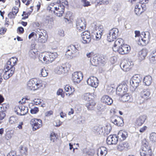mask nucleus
<instances>
[{"label": "nucleus", "instance_id": "nucleus-6", "mask_svg": "<svg viewBox=\"0 0 156 156\" xmlns=\"http://www.w3.org/2000/svg\"><path fill=\"white\" fill-rule=\"evenodd\" d=\"M70 66L68 63L62 64L60 66H58L55 70L56 72L60 74L67 73L70 69Z\"/></svg>", "mask_w": 156, "mask_h": 156}, {"label": "nucleus", "instance_id": "nucleus-54", "mask_svg": "<svg viewBox=\"0 0 156 156\" xmlns=\"http://www.w3.org/2000/svg\"><path fill=\"white\" fill-rule=\"evenodd\" d=\"M30 13L29 12H26L23 11L22 15V16H23L22 19V20H25L29 16L30 14Z\"/></svg>", "mask_w": 156, "mask_h": 156}, {"label": "nucleus", "instance_id": "nucleus-53", "mask_svg": "<svg viewBox=\"0 0 156 156\" xmlns=\"http://www.w3.org/2000/svg\"><path fill=\"white\" fill-rule=\"evenodd\" d=\"M102 35V32L100 30L98 31L96 34V38L97 40H100L101 37Z\"/></svg>", "mask_w": 156, "mask_h": 156}, {"label": "nucleus", "instance_id": "nucleus-58", "mask_svg": "<svg viewBox=\"0 0 156 156\" xmlns=\"http://www.w3.org/2000/svg\"><path fill=\"white\" fill-rule=\"evenodd\" d=\"M29 99H28L27 98H23L19 102L20 104L24 105V104L26 103L27 101Z\"/></svg>", "mask_w": 156, "mask_h": 156}, {"label": "nucleus", "instance_id": "nucleus-5", "mask_svg": "<svg viewBox=\"0 0 156 156\" xmlns=\"http://www.w3.org/2000/svg\"><path fill=\"white\" fill-rule=\"evenodd\" d=\"M60 3H64V4L66 5L67 2L66 0H58L56 2H51L48 6L47 8V11L49 13H54L55 10L57 9L58 4Z\"/></svg>", "mask_w": 156, "mask_h": 156}, {"label": "nucleus", "instance_id": "nucleus-59", "mask_svg": "<svg viewBox=\"0 0 156 156\" xmlns=\"http://www.w3.org/2000/svg\"><path fill=\"white\" fill-rule=\"evenodd\" d=\"M16 15H15L14 13H12L10 12L8 14V17L11 19H14L15 17L16 16Z\"/></svg>", "mask_w": 156, "mask_h": 156}, {"label": "nucleus", "instance_id": "nucleus-37", "mask_svg": "<svg viewBox=\"0 0 156 156\" xmlns=\"http://www.w3.org/2000/svg\"><path fill=\"white\" fill-rule=\"evenodd\" d=\"M38 51L37 49L34 48L31 49L29 53L30 57L31 58H35L38 55Z\"/></svg>", "mask_w": 156, "mask_h": 156}, {"label": "nucleus", "instance_id": "nucleus-2", "mask_svg": "<svg viewBox=\"0 0 156 156\" xmlns=\"http://www.w3.org/2000/svg\"><path fill=\"white\" fill-rule=\"evenodd\" d=\"M81 48L80 45L79 44L76 45H70L66 48L65 55L69 59H71L76 56L77 51Z\"/></svg>", "mask_w": 156, "mask_h": 156}, {"label": "nucleus", "instance_id": "nucleus-57", "mask_svg": "<svg viewBox=\"0 0 156 156\" xmlns=\"http://www.w3.org/2000/svg\"><path fill=\"white\" fill-rule=\"evenodd\" d=\"M30 112L31 114H36L39 111L38 108L34 107L30 110Z\"/></svg>", "mask_w": 156, "mask_h": 156}, {"label": "nucleus", "instance_id": "nucleus-46", "mask_svg": "<svg viewBox=\"0 0 156 156\" xmlns=\"http://www.w3.org/2000/svg\"><path fill=\"white\" fill-rule=\"evenodd\" d=\"M19 151L22 154L26 155L27 153V149L25 147L21 146L20 147Z\"/></svg>", "mask_w": 156, "mask_h": 156}, {"label": "nucleus", "instance_id": "nucleus-44", "mask_svg": "<svg viewBox=\"0 0 156 156\" xmlns=\"http://www.w3.org/2000/svg\"><path fill=\"white\" fill-rule=\"evenodd\" d=\"M49 58L52 62L56 58L57 56V54L56 52L51 53L50 52H47Z\"/></svg>", "mask_w": 156, "mask_h": 156}, {"label": "nucleus", "instance_id": "nucleus-34", "mask_svg": "<svg viewBox=\"0 0 156 156\" xmlns=\"http://www.w3.org/2000/svg\"><path fill=\"white\" fill-rule=\"evenodd\" d=\"M150 94V92L149 90H145L141 93V97L144 99V101H145L149 99Z\"/></svg>", "mask_w": 156, "mask_h": 156}, {"label": "nucleus", "instance_id": "nucleus-7", "mask_svg": "<svg viewBox=\"0 0 156 156\" xmlns=\"http://www.w3.org/2000/svg\"><path fill=\"white\" fill-rule=\"evenodd\" d=\"M30 124L33 127L34 130L38 129L42 126V120L40 119L35 118L32 119L31 120Z\"/></svg>", "mask_w": 156, "mask_h": 156}, {"label": "nucleus", "instance_id": "nucleus-61", "mask_svg": "<svg viewBox=\"0 0 156 156\" xmlns=\"http://www.w3.org/2000/svg\"><path fill=\"white\" fill-rule=\"evenodd\" d=\"M114 88L112 86V85H108L107 87L106 90L108 92H111L113 91Z\"/></svg>", "mask_w": 156, "mask_h": 156}, {"label": "nucleus", "instance_id": "nucleus-10", "mask_svg": "<svg viewBox=\"0 0 156 156\" xmlns=\"http://www.w3.org/2000/svg\"><path fill=\"white\" fill-rule=\"evenodd\" d=\"M76 28L79 32H81L85 30L86 27V22L84 20L80 19L77 20L76 22Z\"/></svg>", "mask_w": 156, "mask_h": 156}, {"label": "nucleus", "instance_id": "nucleus-50", "mask_svg": "<svg viewBox=\"0 0 156 156\" xmlns=\"http://www.w3.org/2000/svg\"><path fill=\"white\" fill-rule=\"evenodd\" d=\"M48 73L47 71L46 70L42 68L41 69V76L43 77H45L47 76L48 75Z\"/></svg>", "mask_w": 156, "mask_h": 156}, {"label": "nucleus", "instance_id": "nucleus-19", "mask_svg": "<svg viewBox=\"0 0 156 156\" xmlns=\"http://www.w3.org/2000/svg\"><path fill=\"white\" fill-rule=\"evenodd\" d=\"M17 58L15 57H12L9 59L5 65L6 68H15L14 66L16 64Z\"/></svg>", "mask_w": 156, "mask_h": 156}, {"label": "nucleus", "instance_id": "nucleus-55", "mask_svg": "<svg viewBox=\"0 0 156 156\" xmlns=\"http://www.w3.org/2000/svg\"><path fill=\"white\" fill-rule=\"evenodd\" d=\"M124 88H125L123 87V86L122 85L119 86L117 88V91H120V92L122 93V94L119 93L118 94H122V93H124V91L123 89Z\"/></svg>", "mask_w": 156, "mask_h": 156}, {"label": "nucleus", "instance_id": "nucleus-60", "mask_svg": "<svg viewBox=\"0 0 156 156\" xmlns=\"http://www.w3.org/2000/svg\"><path fill=\"white\" fill-rule=\"evenodd\" d=\"M7 31V28L5 27H1L0 29V34L3 35L5 34Z\"/></svg>", "mask_w": 156, "mask_h": 156}, {"label": "nucleus", "instance_id": "nucleus-4", "mask_svg": "<svg viewBox=\"0 0 156 156\" xmlns=\"http://www.w3.org/2000/svg\"><path fill=\"white\" fill-rule=\"evenodd\" d=\"M135 37H138L140 36L141 40L143 42V43L141 44L143 46H145L148 44L150 40V36L149 34H146L145 32H142L140 34V31L137 30L135 31Z\"/></svg>", "mask_w": 156, "mask_h": 156}, {"label": "nucleus", "instance_id": "nucleus-30", "mask_svg": "<svg viewBox=\"0 0 156 156\" xmlns=\"http://www.w3.org/2000/svg\"><path fill=\"white\" fill-rule=\"evenodd\" d=\"M132 96L129 93H126L124 94L123 95H121L119 99L120 100L123 102L126 101H129L130 100Z\"/></svg>", "mask_w": 156, "mask_h": 156}, {"label": "nucleus", "instance_id": "nucleus-9", "mask_svg": "<svg viewBox=\"0 0 156 156\" xmlns=\"http://www.w3.org/2000/svg\"><path fill=\"white\" fill-rule=\"evenodd\" d=\"M131 50L130 47L126 44H123L118 49L116 52L121 55H125L129 53Z\"/></svg>", "mask_w": 156, "mask_h": 156}, {"label": "nucleus", "instance_id": "nucleus-15", "mask_svg": "<svg viewBox=\"0 0 156 156\" xmlns=\"http://www.w3.org/2000/svg\"><path fill=\"white\" fill-rule=\"evenodd\" d=\"M39 58L41 61L46 64H48L51 62L47 52L40 53L39 55Z\"/></svg>", "mask_w": 156, "mask_h": 156}, {"label": "nucleus", "instance_id": "nucleus-18", "mask_svg": "<svg viewBox=\"0 0 156 156\" xmlns=\"http://www.w3.org/2000/svg\"><path fill=\"white\" fill-rule=\"evenodd\" d=\"M118 139L115 135H110L107 139V143L108 145L115 144H117Z\"/></svg>", "mask_w": 156, "mask_h": 156}, {"label": "nucleus", "instance_id": "nucleus-14", "mask_svg": "<svg viewBox=\"0 0 156 156\" xmlns=\"http://www.w3.org/2000/svg\"><path fill=\"white\" fill-rule=\"evenodd\" d=\"M15 68H6V66L4 67V73L3 74V77L5 80L7 79L12 76L14 73Z\"/></svg>", "mask_w": 156, "mask_h": 156}, {"label": "nucleus", "instance_id": "nucleus-25", "mask_svg": "<svg viewBox=\"0 0 156 156\" xmlns=\"http://www.w3.org/2000/svg\"><path fill=\"white\" fill-rule=\"evenodd\" d=\"M148 51L147 49L144 48L140 50L138 53V58L140 60H144L147 55Z\"/></svg>", "mask_w": 156, "mask_h": 156}, {"label": "nucleus", "instance_id": "nucleus-1", "mask_svg": "<svg viewBox=\"0 0 156 156\" xmlns=\"http://www.w3.org/2000/svg\"><path fill=\"white\" fill-rule=\"evenodd\" d=\"M139 152L140 156H154L152 147L146 138L142 140L141 146Z\"/></svg>", "mask_w": 156, "mask_h": 156}, {"label": "nucleus", "instance_id": "nucleus-64", "mask_svg": "<svg viewBox=\"0 0 156 156\" xmlns=\"http://www.w3.org/2000/svg\"><path fill=\"white\" fill-rule=\"evenodd\" d=\"M7 156H17V155L15 151H12L9 153Z\"/></svg>", "mask_w": 156, "mask_h": 156}, {"label": "nucleus", "instance_id": "nucleus-43", "mask_svg": "<svg viewBox=\"0 0 156 156\" xmlns=\"http://www.w3.org/2000/svg\"><path fill=\"white\" fill-rule=\"evenodd\" d=\"M119 32V30L117 28H113L110 30L109 33L110 34L114 36L116 38Z\"/></svg>", "mask_w": 156, "mask_h": 156}, {"label": "nucleus", "instance_id": "nucleus-36", "mask_svg": "<svg viewBox=\"0 0 156 156\" xmlns=\"http://www.w3.org/2000/svg\"><path fill=\"white\" fill-rule=\"evenodd\" d=\"M152 82V78L150 75L146 76H145L143 80V83L146 86L150 85Z\"/></svg>", "mask_w": 156, "mask_h": 156}, {"label": "nucleus", "instance_id": "nucleus-38", "mask_svg": "<svg viewBox=\"0 0 156 156\" xmlns=\"http://www.w3.org/2000/svg\"><path fill=\"white\" fill-rule=\"evenodd\" d=\"M20 115H25L28 112L27 107L23 105H20Z\"/></svg>", "mask_w": 156, "mask_h": 156}, {"label": "nucleus", "instance_id": "nucleus-45", "mask_svg": "<svg viewBox=\"0 0 156 156\" xmlns=\"http://www.w3.org/2000/svg\"><path fill=\"white\" fill-rule=\"evenodd\" d=\"M65 19H66L65 21L66 22L68 21L72 22V20H73L72 14L69 12H67L66 14Z\"/></svg>", "mask_w": 156, "mask_h": 156}, {"label": "nucleus", "instance_id": "nucleus-12", "mask_svg": "<svg viewBox=\"0 0 156 156\" xmlns=\"http://www.w3.org/2000/svg\"><path fill=\"white\" fill-rule=\"evenodd\" d=\"M83 75L82 73L80 72H74L72 75V80L75 83H79L82 80Z\"/></svg>", "mask_w": 156, "mask_h": 156}, {"label": "nucleus", "instance_id": "nucleus-62", "mask_svg": "<svg viewBox=\"0 0 156 156\" xmlns=\"http://www.w3.org/2000/svg\"><path fill=\"white\" fill-rule=\"evenodd\" d=\"M17 30L19 33L20 34H23L24 32V29L21 27H19L17 28Z\"/></svg>", "mask_w": 156, "mask_h": 156}, {"label": "nucleus", "instance_id": "nucleus-32", "mask_svg": "<svg viewBox=\"0 0 156 156\" xmlns=\"http://www.w3.org/2000/svg\"><path fill=\"white\" fill-rule=\"evenodd\" d=\"M107 153V149L105 147H101L98 150V156H105Z\"/></svg>", "mask_w": 156, "mask_h": 156}, {"label": "nucleus", "instance_id": "nucleus-26", "mask_svg": "<svg viewBox=\"0 0 156 156\" xmlns=\"http://www.w3.org/2000/svg\"><path fill=\"white\" fill-rule=\"evenodd\" d=\"M96 104L95 101L94 99L86 103L85 105L88 110H92L95 108Z\"/></svg>", "mask_w": 156, "mask_h": 156}, {"label": "nucleus", "instance_id": "nucleus-31", "mask_svg": "<svg viewBox=\"0 0 156 156\" xmlns=\"http://www.w3.org/2000/svg\"><path fill=\"white\" fill-rule=\"evenodd\" d=\"M128 136L126 132L123 130H120L118 134V137L121 140H124L126 139Z\"/></svg>", "mask_w": 156, "mask_h": 156}, {"label": "nucleus", "instance_id": "nucleus-27", "mask_svg": "<svg viewBox=\"0 0 156 156\" xmlns=\"http://www.w3.org/2000/svg\"><path fill=\"white\" fill-rule=\"evenodd\" d=\"M143 6L139 3L135 5L134 11L136 15H140L145 11V9H144Z\"/></svg>", "mask_w": 156, "mask_h": 156}, {"label": "nucleus", "instance_id": "nucleus-20", "mask_svg": "<svg viewBox=\"0 0 156 156\" xmlns=\"http://www.w3.org/2000/svg\"><path fill=\"white\" fill-rule=\"evenodd\" d=\"M120 67L123 71L128 72L131 69V63L129 62L126 61H122L120 65Z\"/></svg>", "mask_w": 156, "mask_h": 156}, {"label": "nucleus", "instance_id": "nucleus-39", "mask_svg": "<svg viewBox=\"0 0 156 156\" xmlns=\"http://www.w3.org/2000/svg\"><path fill=\"white\" fill-rule=\"evenodd\" d=\"M6 105L5 104H3L1 105V108H3V109L0 111V121L3 120L5 116V114L4 112L5 111L6 109H4V108L5 106Z\"/></svg>", "mask_w": 156, "mask_h": 156}, {"label": "nucleus", "instance_id": "nucleus-17", "mask_svg": "<svg viewBox=\"0 0 156 156\" xmlns=\"http://www.w3.org/2000/svg\"><path fill=\"white\" fill-rule=\"evenodd\" d=\"M87 84L92 87L96 88L98 85L99 81L96 77L90 76L87 80Z\"/></svg>", "mask_w": 156, "mask_h": 156}, {"label": "nucleus", "instance_id": "nucleus-29", "mask_svg": "<svg viewBox=\"0 0 156 156\" xmlns=\"http://www.w3.org/2000/svg\"><path fill=\"white\" fill-rule=\"evenodd\" d=\"M47 35L46 34H44L41 32H40L38 39V41L40 43H45L47 41Z\"/></svg>", "mask_w": 156, "mask_h": 156}, {"label": "nucleus", "instance_id": "nucleus-49", "mask_svg": "<svg viewBox=\"0 0 156 156\" xmlns=\"http://www.w3.org/2000/svg\"><path fill=\"white\" fill-rule=\"evenodd\" d=\"M94 128L96 132L99 134L103 132V128L101 126H96Z\"/></svg>", "mask_w": 156, "mask_h": 156}, {"label": "nucleus", "instance_id": "nucleus-41", "mask_svg": "<svg viewBox=\"0 0 156 156\" xmlns=\"http://www.w3.org/2000/svg\"><path fill=\"white\" fill-rule=\"evenodd\" d=\"M14 133L12 132V130H9L7 131L4 136L5 139L7 140H10L13 135Z\"/></svg>", "mask_w": 156, "mask_h": 156}, {"label": "nucleus", "instance_id": "nucleus-24", "mask_svg": "<svg viewBox=\"0 0 156 156\" xmlns=\"http://www.w3.org/2000/svg\"><path fill=\"white\" fill-rule=\"evenodd\" d=\"M102 101L108 105H111L113 103V100L112 98L108 95H104L101 99Z\"/></svg>", "mask_w": 156, "mask_h": 156}, {"label": "nucleus", "instance_id": "nucleus-51", "mask_svg": "<svg viewBox=\"0 0 156 156\" xmlns=\"http://www.w3.org/2000/svg\"><path fill=\"white\" fill-rule=\"evenodd\" d=\"M116 39V38L115 37H114V36H113L110 34L109 33L107 35V40L109 42H111L115 40Z\"/></svg>", "mask_w": 156, "mask_h": 156}, {"label": "nucleus", "instance_id": "nucleus-42", "mask_svg": "<svg viewBox=\"0 0 156 156\" xmlns=\"http://www.w3.org/2000/svg\"><path fill=\"white\" fill-rule=\"evenodd\" d=\"M18 121V118L16 116H11L9 119V122L11 124H14L17 122Z\"/></svg>", "mask_w": 156, "mask_h": 156}, {"label": "nucleus", "instance_id": "nucleus-52", "mask_svg": "<svg viewBox=\"0 0 156 156\" xmlns=\"http://www.w3.org/2000/svg\"><path fill=\"white\" fill-rule=\"evenodd\" d=\"M20 104L19 105L16 106L14 108L15 112H16L17 114L20 115Z\"/></svg>", "mask_w": 156, "mask_h": 156}, {"label": "nucleus", "instance_id": "nucleus-28", "mask_svg": "<svg viewBox=\"0 0 156 156\" xmlns=\"http://www.w3.org/2000/svg\"><path fill=\"white\" fill-rule=\"evenodd\" d=\"M111 122L115 125L118 126H122L123 125V121L122 119L117 117L116 119L112 118L111 120Z\"/></svg>", "mask_w": 156, "mask_h": 156}, {"label": "nucleus", "instance_id": "nucleus-3", "mask_svg": "<svg viewBox=\"0 0 156 156\" xmlns=\"http://www.w3.org/2000/svg\"><path fill=\"white\" fill-rule=\"evenodd\" d=\"M42 81L37 78L30 79L27 84V88L30 90H35L42 87Z\"/></svg>", "mask_w": 156, "mask_h": 156}, {"label": "nucleus", "instance_id": "nucleus-11", "mask_svg": "<svg viewBox=\"0 0 156 156\" xmlns=\"http://www.w3.org/2000/svg\"><path fill=\"white\" fill-rule=\"evenodd\" d=\"M82 42L84 44L90 43L91 41L90 33L88 31H85L82 32L81 34Z\"/></svg>", "mask_w": 156, "mask_h": 156}, {"label": "nucleus", "instance_id": "nucleus-56", "mask_svg": "<svg viewBox=\"0 0 156 156\" xmlns=\"http://www.w3.org/2000/svg\"><path fill=\"white\" fill-rule=\"evenodd\" d=\"M82 2L83 3V6L84 7H88L91 5L90 2L87 0H82Z\"/></svg>", "mask_w": 156, "mask_h": 156}, {"label": "nucleus", "instance_id": "nucleus-16", "mask_svg": "<svg viewBox=\"0 0 156 156\" xmlns=\"http://www.w3.org/2000/svg\"><path fill=\"white\" fill-rule=\"evenodd\" d=\"M147 119V116L146 115H143L140 116L136 118L134 122V125L136 127L141 126L144 123Z\"/></svg>", "mask_w": 156, "mask_h": 156}, {"label": "nucleus", "instance_id": "nucleus-8", "mask_svg": "<svg viewBox=\"0 0 156 156\" xmlns=\"http://www.w3.org/2000/svg\"><path fill=\"white\" fill-rule=\"evenodd\" d=\"M64 5V3H60L58 4L57 9L55 10L54 13L55 16L58 17H61L62 16L65 9Z\"/></svg>", "mask_w": 156, "mask_h": 156}, {"label": "nucleus", "instance_id": "nucleus-22", "mask_svg": "<svg viewBox=\"0 0 156 156\" xmlns=\"http://www.w3.org/2000/svg\"><path fill=\"white\" fill-rule=\"evenodd\" d=\"M81 98L82 100L86 103L94 99V97L91 93H87L84 94L82 96Z\"/></svg>", "mask_w": 156, "mask_h": 156}, {"label": "nucleus", "instance_id": "nucleus-23", "mask_svg": "<svg viewBox=\"0 0 156 156\" xmlns=\"http://www.w3.org/2000/svg\"><path fill=\"white\" fill-rule=\"evenodd\" d=\"M129 147V144L126 142L119 143L117 147V150L119 151L127 150Z\"/></svg>", "mask_w": 156, "mask_h": 156}, {"label": "nucleus", "instance_id": "nucleus-33", "mask_svg": "<svg viewBox=\"0 0 156 156\" xmlns=\"http://www.w3.org/2000/svg\"><path fill=\"white\" fill-rule=\"evenodd\" d=\"M64 89L66 91L68 92V94L69 96L73 95L75 91V88L72 86H70L69 85H66L65 86Z\"/></svg>", "mask_w": 156, "mask_h": 156}, {"label": "nucleus", "instance_id": "nucleus-47", "mask_svg": "<svg viewBox=\"0 0 156 156\" xmlns=\"http://www.w3.org/2000/svg\"><path fill=\"white\" fill-rule=\"evenodd\" d=\"M149 139L153 142H156V133H151Z\"/></svg>", "mask_w": 156, "mask_h": 156}, {"label": "nucleus", "instance_id": "nucleus-63", "mask_svg": "<svg viewBox=\"0 0 156 156\" xmlns=\"http://www.w3.org/2000/svg\"><path fill=\"white\" fill-rule=\"evenodd\" d=\"M34 102L36 105H40L41 103V100L38 98L35 99L34 100Z\"/></svg>", "mask_w": 156, "mask_h": 156}, {"label": "nucleus", "instance_id": "nucleus-35", "mask_svg": "<svg viewBox=\"0 0 156 156\" xmlns=\"http://www.w3.org/2000/svg\"><path fill=\"white\" fill-rule=\"evenodd\" d=\"M50 138V140L52 142L56 143L58 140V135L54 132L51 133Z\"/></svg>", "mask_w": 156, "mask_h": 156}, {"label": "nucleus", "instance_id": "nucleus-40", "mask_svg": "<svg viewBox=\"0 0 156 156\" xmlns=\"http://www.w3.org/2000/svg\"><path fill=\"white\" fill-rule=\"evenodd\" d=\"M149 60L151 62H154L156 61V51H153L149 56Z\"/></svg>", "mask_w": 156, "mask_h": 156}, {"label": "nucleus", "instance_id": "nucleus-21", "mask_svg": "<svg viewBox=\"0 0 156 156\" xmlns=\"http://www.w3.org/2000/svg\"><path fill=\"white\" fill-rule=\"evenodd\" d=\"M123 43V40L121 38L117 39L115 41L114 45L112 47V49L113 51L116 52L118 49L121 47Z\"/></svg>", "mask_w": 156, "mask_h": 156}, {"label": "nucleus", "instance_id": "nucleus-13", "mask_svg": "<svg viewBox=\"0 0 156 156\" xmlns=\"http://www.w3.org/2000/svg\"><path fill=\"white\" fill-rule=\"evenodd\" d=\"M141 77L140 75L135 74L132 78L130 81V84L134 87H136L141 81Z\"/></svg>", "mask_w": 156, "mask_h": 156}, {"label": "nucleus", "instance_id": "nucleus-48", "mask_svg": "<svg viewBox=\"0 0 156 156\" xmlns=\"http://www.w3.org/2000/svg\"><path fill=\"white\" fill-rule=\"evenodd\" d=\"M109 3L108 0H99V1L97 2V5H107Z\"/></svg>", "mask_w": 156, "mask_h": 156}]
</instances>
